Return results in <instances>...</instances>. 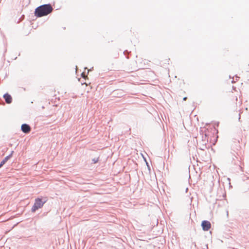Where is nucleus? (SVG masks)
I'll use <instances>...</instances> for the list:
<instances>
[{"label": "nucleus", "instance_id": "f257e3e1", "mask_svg": "<svg viewBox=\"0 0 249 249\" xmlns=\"http://www.w3.org/2000/svg\"><path fill=\"white\" fill-rule=\"evenodd\" d=\"M52 10L53 8L50 4H44L36 8L35 14L38 17H41L48 15Z\"/></svg>", "mask_w": 249, "mask_h": 249}, {"label": "nucleus", "instance_id": "f03ea898", "mask_svg": "<svg viewBox=\"0 0 249 249\" xmlns=\"http://www.w3.org/2000/svg\"><path fill=\"white\" fill-rule=\"evenodd\" d=\"M46 202V199L42 200L40 198H37L35 200V204L32 208V211L34 212L39 208H41Z\"/></svg>", "mask_w": 249, "mask_h": 249}, {"label": "nucleus", "instance_id": "7ed1b4c3", "mask_svg": "<svg viewBox=\"0 0 249 249\" xmlns=\"http://www.w3.org/2000/svg\"><path fill=\"white\" fill-rule=\"evenodd\" d=\"M202 229L205 231H208L211 227V224L208 221H203L201 223Z\"/></svg>", "mask_w": 249, "mask_h": 249}, {"label": "nucleus", "instance_id": "20e7f679", "mask_svg": "<svg viewBox=\"0 0 249 249\" xmlns=\"http://www.w3.org/2000/svg\"><path fill=\"white\" fill-rule=\"evenodd\" d=\"M21 130L24 133H27L30 132L31 129L29 125L23 124L21 125Z\"/></svg>", "mask_w": 249, "mask_h": 249}, {"label": "nucleus", "instance_id": "39448f33", "mask_svg": "<svg viewBox=\"0 0 249 249\" xmlns=\"http://www.w3.org/2000/svg\"><path fill=\"white\" fill-rule=\"evenodd\" d=\"M3 98H4L5 102L7 104H10L12 102V99L10 95L8 93H6L3 95Z\"/></svg>", "mask_w": 249, "mask_h": 249}, {"label": "nucleus", "instance_id": "423d86ee", "mask_svg": "<svg viewBox=\"0 0 249 249\" xmlns=\"http://www.w3.org/2000/svg\"><path fill=\"white\" fill-rule=\"evenodd\" d=\"M11 156H8L6 157L4 160H3L5 162L10 159Z\"/></svg>", "mask_w": 249, "mask_h": 249}, {"label": "nucleus", "instance_id": "0eeeda50", "mask_svg": "<svg viewBox=\"0 0 249 249\" xmlns=\"http://www.w3.org/2000/svg\"><path fill=\"white\" fill-rule=\"evenodd\" d=\"M5 163V162L3 160H2L1 161V162H0V164L1 166H2V165H4Z\"/></svg>", "mask_w": 249, "mask_h": 249}, {"label": "nucleus", "instance_id": "6e6552de", "mask_svg": "<svg viewBox=\"0 0 249 249\" xmlns=\"http://www.w3.org/2000/svg\"><path fill=\"white\" fill-rule=\"evenodd\" d=\"M186 98H187L186 97H184V98H183V100H186Z\"/></svg>", "mask_w": 249, "mask_h": 249}, {"label": "nucleus", "instance_id": "1a4fd4ad", "mask_svg": "<svg viewBox=\"0 0 249 249\" xmlns=\"http://www.w3.org/2000/svg\"><path fill=\"white\" fill-rule=\"evenodd\" d=\"M2 166L0 164V168Z\"/></svg>", "mask_w": 249, "mask_h": 249}]
</instances>
